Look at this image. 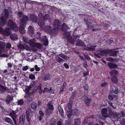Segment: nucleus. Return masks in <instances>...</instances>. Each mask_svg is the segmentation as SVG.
Segmentation results:
<instances>
[{"mask_svg": "<svg viewBox=\"0 0 125 125\" xmlns=\"http://www.w3.org/2000/svg\"><path fill=\"white\" fill-rule=\"evenodd\" d=\"M88 72H84L83 73V75L84 76L88 75Z\"/></svg>", "mask_w": 125, "mask_h": 125, "instance_id": "obj_63", "label": "nucleus"}, {"mask_svg": "<svg viewBox=\"0 0 125 125\" xmlns=\"http://www.w3.org/2000/svg\"><path fill=\"white\" fill-rule=\"evenodd\" d=\"M96 45L94 44H91L89 45H88L86 47L84 48L83 49L85 50L88 51H94L95 49Z\"/></svg>", "mask_w": 125, "mask_h": 125, "instance_id": "obj_10", "label": "nucleus"}, {"mask_svg": "<svg viewBox=\"0 0 125 125\" xmlns=\"http://www.w3.org/2000/svg\"><path fill=\"white\" fill-rule=\"evenodd\" d=\"M10 115L12 117L15 125H17L16 119L17 117V116L16 115L15 112L14 111H12L10 113Z\"/></svg>", "mask_w": 125, "mask_h": 125, "instance_id": "obj_11", "label": "nucleus"}, {"mask_svg": "<svg viewBox=\"0 0 125 125\" xmlns=\"http://www.w3.org/2000/svg\"><path fill=\"white\" fill-rule=\"evenodd\" d=\"M28 31L29 32L33 33V29L32 27L30 26L28 28Z\"/></svg>", "mask_w": 125, "mask_h": 125, "instance_id": "obj_36", "label": "nucleus"}, {"mask_svg": "<svg viewBox=\"0 0 125 125\" xmlns=\"http://www.w3.org/2000/svg\"><path fill=\"white\" fill-rule=\"evenodd\" d=\"M64 65L66 68H69V66L66 63H64Z\"/></svg>", "mask_w": 125, "mask_h": 125, "instance_id": "obj_59", "label": "nucleus"}, {"mask_svg": "<svg viewBox=\"0 0 125 125\" xmlns=\"http://www.w3.org/2000/svg\"><path fill=\"white\" fill-rule=\"evenodd\" d=\"M5 13H4L3 14L5 15L4 17H0V24L2 26L4 25L6 20L7 18L8 17V11L7 10H5Z\"/></svg>", "mask_w": 125, "mask_h": 125, "instance_id": "obj_6", "label": "nucleus"}, {"mask_svg": "<svg viewBox=\"0 0 125 125\" xmlns=\"http://www.w3.org/2000/svg\"><path fill=\"white\" fill-rule=\"evenodd\" d=\"M39 113L40 115V116H43V112L41 111H39Z\"/></svg>", "mask_w": 125, "mask_h": 125, "instance_id": "obj_58", "label": "nucleus"}, {"mask_svg": "<svg viewBox=\"0 0 125 125\" xmlns=\"http://www.w3.org/2000/svg\"><path fill=\"white\" fill-rule=\"evenodd\" d=\"M55 119H52L51 121V125H54L55 124Z\"/></svg>", "mask_w": 125, "mask_h": 125, "instance_id": "obj_45", "label": "nucleus"}, {"mask_svg": "<svg viewBox=\"0 0 125 125\" xmlns=\"http://www.w3.org/2000/svg\"><path fill=\"white\" fill-rule=\"evenodd\" d=\"M110 74L112 77L116 76L117 74V71L115 70H112L110 72Z\"/></svg>", "mask_w": 125, "mask_h": 125, "instance_id": "obj_16", "label": "nucleus"}, {"mask_svg": "<svg viewBox=\"0 0 125 125\" xmlns=\"http://www.w3.org/2000/svg\"><path fill=\"white\" fill-rule=\"evenodd\" d=\"M49 91L48 92H49L51 93L52 94H53L54 93V92L51 89V88H50V90H49V91Z\"/></svg>", "mask_w": 125, "mask_h": 125, "instance_id": "obj_64", "label": "nucleus"}, {"mask_svg": "<svg viewBox=\"0 0 125 125\" xmlns=\"http://www.w3.org/2000/svg\"><path fill=\"white\" fill-rule=\"evenodd\" d=\"M46 28L48 30H47L46 31L48 32H50V33L52 34V32L53 31H51V28L49 26H47L46 27Z\"/></svg>", "mask_w": 125, "mask_h": 125, "instance_id": "obj_38", "label": "nucleus"}, {"mask_svg": "<svg viewBox=\"0 0 125 125\" xmlns=\"http://www.w3.org/2000/svg\"><path fill=\"white\" fill-rule=\"evenodd\" d=\"M42 41L43 42V44L45 45H47L48 44V42L47 38L46 36H45L43 37V40H42Z\"/></svg>", "mask_w": 125, "mask_h": 125, "instance_id": "obj_27", "label": "nucleus"}, {"mask_svg": "<svg viewBox=\"0 0 125 125\" xmlns=\"http://www.w3.org/2000/svg\"><path fill=\"white\" fill-rule=\"evenodd\" d=\"M35 70L37 71H39L40 70V68L38 67L37 65H35Z\"/></svg>", "mask_w": 125, "mask_h": 125, "instance_id": "obj_52", "label": "nucleus"}, {"mask_svg": "<svg viewBox=\"0 0 125 125\" xmlns=\"http://www.w3.org/2000/svg\"><path fill=\"white\" fill-rule=\"evenodd\" d=\"M48 106L49 108L50 109H51L50 112H48V110H49L50 109H46V112L47 114H49L52 113V111L53 108L52 105L51 104H50L49 103H48Z\"/></svg>", "mask_w": 125, "mask_h": 125, "instance_id": "obj_15", "label": "nucleus"}, {"mask_svg": "<svg viewBox=\"0 0 125 125\" xmlns=\"http://www.w3.org/2000/svg\"><path fill=\"white\" fill-rule=\"evenodd\" d=\"M107 110L106 108H103L102 109L101 111L102 115L104 117H108L109 115L107 114Z\"/></svg>", "mask_w": 125, "mask_h": 125, "instance_id": "obj_13", "label": "nucleus"}, {"mask_svg": "<svg viewBox=\"0 0 125 125\" xmlns=\"http://www.w3.org/2000/svg\"><path fill=\"white\" fill-rule=\"evenodd\" d=\"M83 87H84V88L86 90L88 89V86L87 85H86V84L85 85L83 86Z\"/></svg>", "mask_w": 125, "mask_h": 125, "instance_id": "obj_53", "label": "nucleus"}, {"mask_svg": "<svg viewBox=\"0 0 125 125\" xmlns=\"http://www.w3.org/2000/svg\"><path fill=\"white\" fill-rule=\"evenodd\" d=\"M10 37L11 39L14 40H16L17 39V35L16 34L11 35Z\"/></svg>", "mask_w": 125, "mask_h": 125, "instance_id": "obj_31", "label": "nucleus"}, {"mask_svg": "<svg viewBox=\"0 0 125 125\" xmlns=\"http://www.w3.org/2000/svg\"><path fill=\"white\" fill-rule=\"evenodd\" d=\"M85 59L87 60H90V58L88 55L86 54H84Z\"/></svg>", "mask_w": 125, "mask_h": 125, "instance_id": "obj_44", "label": "nucleus"}, {"mask_svg": "<svg viewBox=\"0 0 125 125\" xmlns=\"http://www.w3.org/2000/svg\"><path fill=\"white\" fill-rule=\"evenodd\" d=\"M56 60L59 62H63V60L62 59L60 58L59 56H56Z\"/></svg>", "mask_w": 125, "mask_h": 125, "instance_id": "obj_42", "label": "nucleus"}, {"mask_svg": "<svg viewBox=\"0 0 125 125\" xmlns=\"http://www.w3.org/2000/svg\"><path fill=\"white\" fill-rule=\"evenodd\" d=\"M65 34L66 36V37L67 39V40L70 42L73 43L74 42V40H73L72 37L70 36V32H66L65 33Z\"/></svg>", "mask_w": 125, "mask_h": 125, "instance_id": "obj_12", "label": "nucleus"}, {"mask_svg": "<svg viewBox=\"0 0 125 125\" xmlns=\"http://www.w3.org/2000/svg\"><path fill=\"white\" fill-rule=\"evenodd\" d=\"M107 83H102L101 84V86L102 87H104L106 86Z\"/></svg>", "mask_w": 125, "mask_h": 125, "instance_id": "obj_61", "label": "nucleus"}, {"mask_svg": "<svg viewBox=\"0 0 125 125\" xmlns=\"http://www.w3.org/2000/svg\"><path fill=\"white\" fill-rule=\"evenodd\" d=\"M107 65L110 68H115L117 66V65L116 64H114L111 62L108 63Z\"/></svg>", "mask_w": 125, "mask_h": 125, "instance_id": "obj_22", "label": "nucleus"}, {"mask_svg": "<svg viewBox=\"0 0 125 125\" xmlns=\"http://www.w3.org/2000/svg\"><path fill=\"white\" fill-rule=\"evenodd\" d=\"M20 46H21L20 47H19V48L21 49H25L27 50H30L29 47L26 44H24L22 45H21Z\"/></svg>", "mask_w": 125, "mask_h": 125, "instance_id": "obj_20", "label": "nucleus"}, {"mask_svg": "<svg viewBox=\"0 0 125 125\" xmlns=\"http://www.w3.org/2000/svg\"><path fill=\"white\" fill-rule=\"evenodd\" d=\"M82 99L84 101L87 106H90L92 101L91 99H89L87 96L85 95H84L82 97Z\"/></svg>", "mask_w": 125, "mask_h": 125, "instance_id": "obj_9", "label": "nucleus"}, {"mask_svg": "<svg viewBox=\"0 0 125 125\" xmlns=\"http://www.w3.org/2000/svg\"><path fill=\"white\" fill-rule=\"evenodd\" d=\"M8 26L9 28L15 31H17L18 30V29L16 24L11 20H9L8 23Z\"/></svg>", "mask_w": 125, "mask_h": 125, "instance_id": "obj_7", "label": "nucleus"}, {"mask_svg": "<svg viewBox=\"0 0 125 125\" xmlns=\"http://www.w3.org/2000/svg\"><path fill=\"white\" fill-rule=\"evenodd\" d=\"M5 120L6 122L11 124V119L8 117H6L5 118Z\"/></svg>", "mask_w": 125, "mask_h": 125, "instance_id": "obj_37", "label": "nucleus"}, {"mask_svg": "<svg viewBox=\"0 0 125 125\" xmlns=\"http://www.w3.org/2000/svg\"><path fill=\"white\" fill-rule=\"evenodd\" d=\"M28 69V67L27 66H25L23 68V71H26Z\"/></svg>", "mask_w": 125, "mask_h": 125, "instance_id": "obj_55", "label": "nucleus"}, {"mask_svg": "<svg viewBox=\"0 0 125 125\" xmlns=\"http://www.w3.org/2000/svg\"><path fill=\"white\" fill-rule=\"evenodd\" d=\"M111 80L112 82L114 83H116L118 82V80L116 76L112 77L111 78Z\"/></svg>", "mask_w": 125, "mask_h": 125, "instance_id": "obj_28", "label": "nucleus"}, {"mask_svg": "<svg viewBox=\"0 0 125 125\" xmlns=\"http://www.w3.org/2000/svg\"><path fill=\"white\" fill-rule=\"evenodd\" d=\"M41 85L40 84L38 87L35 89V91H34V92L38 91V92L40 93H42V90L41 88Z\"/></svg>", "mask_w": 125, "mask_h": 125, "instance_id": "obj_26", "label": "nucleus"}, {"mask_svg": "<svg viewBox=\"0 0 125 125\" xmlns=\"http://www.w3.org/2000/svg\"><path fill=\"white\" fill-rule=\"evenodd\" d=\"M79 46L85 47L86 46V45L82 41L79 39Z\"/></svg>", "mask_w": 125, "mask_h": 125, "instance_id": "obj_30", "label": "nucleus"}, {"mask_svg": "<svg viewBox=\"0 0 125 125\" xmlns=\"http://www.w3.org/2000/svg\"><path fill=\"white\" fill-rule=\"evenodd\" d=\"M121 123L122 125H125V119L123 118Z\"/></svg>", "mask_w": 125, "mask_h": 125, "instance_id": "obj_48", "label": "nucleus"}, {"mask_svg": "<svg viewBox=\"0 0 125 125\" xmlns=\"http://www.w3.org/2000/svg\"><path fill=\"white\" fill-rule=\"evenodd\" d=\"M18 15L20 17H21L22 16L23 14L22 12H19L18 13Z\"/></svg>", "mask_w": 125, "mask_h": 125, "instance_id": "obj_57", "label": "nucleus"}, {"mask_svg": "<svg viewBox=\"0 0 125 125\" xmlns=\"http://www.w3.org/2000/svg\"><path fill=\"white\" fill-rule=\"evenodd\" d=\"M114 88L113 89L112 91H114V93L115 94H117L118 93L117 88L115 86H114Z\"/></svg>", "mask_w": 125, "mask_h": 125, "instance_id": "obj_35", "label": "nucleus"}, {"mask_svg": "<svg viewBox=\"0 0 125 125\" xmlns=\"http://www.w3.org/2000/svg\"><path fill=\"white\" fill-rule=\"evenodd\" d=\"M122 117H124L125 116V113L123 111H121L120 113Z\"/></svg>", "mask_w": 125, "mask_h": 125, "instance_id": "obj_50", "label": "nucleus"}, {"mask_svg": "<svg viewBox=\"0 0 125 125\" xmlns=\"http://www.w3.org/2000/svg\"><path fill=\"white\" fill-rule=\"evenodd\" d=\"M35 41L34 39L31 40L29 42V44L30 46L32 47H36L38 48H41L42 45L40 43L35 42Z\"/></svg>", "mask_w": 125, "mask_h": 125, "instance_id": "obj_5", "label": "nucleus"}, {"mask_svg": "<svg viewBox=\"0 0 125 125\" xmlns=\"http://www.w3.org/2000/svg\"><path fill=\"white\" fill-rule=\"evenodd\" d=\"M28 20V18L27 16H23L22 19L20 21V26L19 30L20 32L22 34L25 33V31L24 29V27L26 25V21Z\"/></svg>", "mask_w": 125, "mask_h": 125, "instance_id": "obj_2", "label": "nucleus"}, {"mask_svg": "<svg viewBox=\"0 0 125 125\" xmlns=\"http://www.w3.org/2000/svg\"><path fill=\"white\" fill-rule=\"evenodd\" d=\"M109 99L110 100H113V97L111 95H109L108 96Z\"/></svg>", "mask_w": 125, "mask_h": 125, "instance_id": "obj_54", "label": "nucleus"}, {"mask_svg": "<svg viewBox=\"0 0 125 125\" xmlns=\"http://www.w3.org/2000/svg\"><path fill=\"white\" fill-rule=\"evenodd\" d=\"M10 46H11V45L10 43H7V44L6 47L7 48H10Z\"/></svg>", "mask_w": 125, "mask_h": 125, "instance_id": "obj_62", "label": "nucleus"}, {"mask_svg": "<svg viewBox=\"0 0 125 125\" xmlns=\"http://www.w3.org/2000/svg\"><path fill=\"white\" fill-rule=\"evenodd\" d=\"M59 21L58 20L56 19L54 21V25L55 26L57 27L58 26V25L59 24Z\"/></svg>", "mask_w": 125, "mask_h": 125, "instance_id": "obj_40", "label": "nucleus"}, {"mask_svg": "<svg viewBox=\"0 0 125 125\" xmlns=\"http://www.w3.org/2000/svg\"><path fill=\"white\" fill-rule=\"evenodd\" d=\"M42 78L43 80L45 81H47V80H49L50 79L51 77L49 74H46L44 75Z\"/></svg>", "mask_w": 125, "mask_h": 125, "instance_id": "obj_18", "label": "nucleus"}, {"mask_svg": "<svg viewBox=\"0 0 125 125\" xmlns=\"http://www.w3.org/2000/svg\"><path fill=\"white\" fill-rule=\"evenodd\" d=\"M31 87L30 86H28L25 89L24 91L26 93V95L24 96V97L25 98H27L28 97V96H27L28 95V93L29 91V90L31 88Z\"/></svg>", "mask_w": 125, "mask_h": 125, "instance_id": "obj_21", "label": "nucleus"}, {"mask_svg": "<svg viewBox=\"0 0 125 125\" xmlns=\"http://www.w3.org/2000/svg\"><path fill=\"white\" fill-rule=\"evenodd\" d=\"M83 65L85 68H86L87 67L88 65L87 64V62L86 61H84V63L83 64Z\"/></svg>", "mask_w": 125, "mask_h": 125, "instance_id": "obj_51", "label": "nucleus"}, {"mask_svg": "<svg viewBox=\"0 0 125 125\" xmlns=\"http://www.w3.org/2000/svg\"><path fill=\"white\" fill-rule=\"evenodd\" d=\"M31 112V110L28 109L27 111L26 112V118L27 121L29 122L30 121V119L29 116L30 115V113Z\"/></svg>", "mask_w": 125, "mask_h": 125, "instance_id": "obj_19", "label": "nucleus"}, {"mask_svg": "<svg viewBox=\"0 0 125 125\" xmlns=\"http://www.w3.org/2000/svg\"><path fill=\"white\" fill-rule=\"evenodd\" d=\"M48 18H49V16L48 15H45L44 18V20H45L47 19H48Z\"/></svg>", "mask_w": 125, "mask_h": 125, "instance_id": "obj_56", "label": "nucleus"}, {"mask_svg": "<svg viewBox=\"0 0 125 125\" xmlns=\"http://www.w3.org/2000/svg\"><path fill=\"white\" fill-rule=\"evenodd\" d=\"M29 78L31 79H35V77L33 75L31 74L29 75Z\"/></svg>", "mask_w": 125, "mask_h": 125, "instance_id": "obj_47", "label": "nucleus"}, {"mask_svg": "<svg viewBox=\"0 0 125 125\" xmlns=\"http://www.w3.org/2000/svg\"><path fill=\"white\" fill-rule=\"evenodd\" d=\"M11 100V98L10 96H8L6 98V101L7 104H9Z\"/></svg>", "mask_w": 125, "mask_h": 125, "instance_id": "obj_34", "label": "nucleus"}, {"mask_svg": "<svg viewBox=\"0 0 125 125\" xmlns=\"http://www.w3.org/2000/svg\"><path fill=\"white\" fill-rule=\"evenodd\" d=\"M25 115H23L21 116L20 118V122L21 124H23L24 123L25 120Z\"/></svg>", "mask_w": 125, "mask_h": 125, "instance_id": "obj_25", "label": "nucleus"}, {"mask_svg": "<svg viewBox=\"0 0 125 125\" xmlns=\"http://www.w3.org/2000/svg\"><path fill=\"white\" fill-rule=\"evenodd\" d=\"M31 20L33 22H35L37 21V19L35 15H31L30 17Z\"/></svg>", "mask_w": 125, "mask_h": 125, "instance_id": "obj_24", "label": "nucleus"}, {"mask_svg": "<svg viewBox=\"0 0 125 125\" xmlns=\"http://www.w3.org/2000/svg\"><path fill=\"white\" fill-rule=\"evenodd\" d=\"M23 101L22 99L19 100L18 102V104L21 105L23 104Z\"/></svg>", "mask_w": 125, "mask_h": 125, "instance_id": "obj_41", "label": "nucleus"}, {"mask_svg": "<svg viewBox=\"0 0 125 125\" xmlns=\"http://www.w3.org/2000/svg\"><path fill=\"white\" fill-rule=\"evenodd\" d=\"M59 112L61 115V117L62 118H64V116L63 115V111L62 108L60 107H58Z\"/></svg>", "mask_w": 125, "mask_h": 125, "instance_id": "obj_23", "label": "nucleus"}, {"mask_svg": "<svg viewBox=\"0 0 125 125\" xmlns=\"http://www.w3.org/2000/svg\"><path fill=\"white\" fill-rule=\"evenodd\" d=\"M108 109L109 110V113L110 114V116H111V114L112 113H114L113 112H112V108H111L110 107H108Z\"/></svg>", "mask_w": 125, "mask_h": 125, "instance_id": "obj_43", "label": "nucleus"}, {"mask_svg": "<svg viewBox=\"0 0 125 125\" xmlns=\"http://www.w3.org/2000/svg\"><path fill=\"white\" fill-rule=\"evenodd\" d=\"M118 52L115 51L111 50H99L97 54L101 56H103L104 54H106L111 56H115L116 55V54Z\"/></svg>", "mask_w": 125, "mask_h": 125, "instance_id": "obj_1", "label": "nucleus"}, {"mask_svg": "<svg viewBox=\"0 0 125 125\" xmlns=\"http://www.w3.org/2000/svg\"><path fill=\"white\" fill-rule=\"evenodd\" d=\"M66 85V83H64L63 84V86L61 87L60 88V91L59 92V93L61 94L62 93L63 90V89L65 87V86Z\"/></svg>", "mask_w": 125, "mask_h": 125, "instance_id": "obj_33", "label": "nucleus"}, {"mask_svg": "<svg viewBox=\"0 0 125 125\" xmlns=\"http://www.w3.org/2000/svg\"><path fill=\"white\" fill-rule=\"evenodd\" d=\"M49 90L47 88H44V89L43 91L44 92H48L49 91H49Z\"/></svg>", "mask_w": 125, "mask_h": 125, "instance_id": "obj_60", "label": "nucleus"}, {"mask_svg": "<svg viewBox=\"0 0 125 125\" xmlns=\"http://www.w3.org/2000/svg\"><path fill=\"white\" fill-rule=\"evenodd\" d=\"M90 17L86 16L84 19V22L86 23L87 27L88 28H92L94 27V21L91 20L89 18Z\"/></svg>", "mask_w": 125, "mask_h": 125, "instance_id": "obj_4", "label": "nucleus"}, {"mask_svg": "<svg viewBox=\"0 0 125 125\" xmlns=\"http://www.w3.org/2000/svg\"><path fill=\"white\" fill-rule=\"evenodd\" d=\"M111 117L113 118H117L118 119H120L122 116L120 113L114 112V113H112L111 114Z\"/></svg>", "mask_w": 125, "mask_h": 125, "instance_id": "obj_14", "label": "nucleus"}, {"mask_svg": "<svg viewBox=\"0 0 125 125\" xmlns=\"http://www.w3.org/2000/svg\"><path fill=\"white\" fill-rule=\"evenodd\" d=\"M72 107V104L69 103L65 107V109L67 110V115L69 117H70L72 114H75V113L77 112V110L74 109L71 111V109Z\"/></svg>", "mask_w": 125, "mask_h": 125, "instance_id": "obj_3", "label": "nucleus"}, {"mask_svg": "<svg viewBox=\"0 0 125 125\" xmlns=\"http://www.w3.org/2000/svg\"><path fill=\"white\" fill-rule=\"evenodd\" d=\"M2 89L5 90L6 89V88L5 87L0 85V93L2 92L1 91V89Z\"/></svg>", "mask_w": 125, "mask_h": 125, "instance_id": "obj_46", "label": "nucleus"}, {"mask_svg": "<svg viewBox=\"0 0 125 125\" xmlns=\"http://www.w3.org/2000/svg\"><path fill=\"white\" fill-rule=\"evenodd\" d=\"M68 27L67 25L65 23L63 24L61 28L62 30L63 31L66 30L67 29Z\"/></svg>", "mask_w": 125, "mask_h": 125, "instance_id": "obj_29", "label": "nucleus"}, {"mask_svg": "<svg viewBox=\"0 0 125 125\" xmlns=\"http://www.w3.org/2000/svg\"><path fill=\"white\" fill-rule=\"evenodd\" d=\"M59 56L61 58L65 60L67 59L68 58V57L63 54H59Z\"/></svg>", "mask_w": 125, "mask_h": 125, "instance_id": "obj_39", "label": "nucleus"}, {"mask_svg": "<svg viewBox=\"0 0 125 125\" xmlns=\"http://www.w3.org/2000/svg\"><path fill=\"white\" fill-rule=\"evenodd\" d=\"M78 119H77L75 121L73 125H78Z\"/></svg>", "mask_w": 125, "mask_h": 125, "instance_id": "obj_49", "label": "nucleus"}, {"mask_svg": "<svg viewBox=\"0 0 125 125\" xmlns=\"http://www.w3.org/2000/svg\"><path fill=\"white\" fill-rule=\"evenodd\" d=\"M11 30L9 28H6L4 31L3 29L0 27V33H2L6 36L9 35L10 34Z\"/></svg>", "mask_w": 125, "mask_h": 125, "instance_id": "obj_8", "label": "nucleus"}, {"mask_svg": "<svg viewBox=\"0 0 125 125\" xmlns=\"http://www.w3.org/2000/svg\"><path fill=\"white\" fill-rule=\"evenodd\" d=\"M37 104L35 103H33L31 105V107L32 108L33 110H35L36 109L37 106Z\"/></svg>", "mask_w": 125, "mask_h": 125, "instance_id": "obj_32", "label": "nucleus"}, {"mask_svg": "<svg viewBox=\"0 0 125 125\" xmlns=\"http://www.w3.org/2000/svg\"><path fill=\"white\" fill-rule=\"evenodd\" d=\"M5 43L2 41H0V53L3 51V48L5 47Z\"/></svg>", "mask_w": 125, "mask_h": 125, "instance_id": "obj_17", "label": "nucleus"}]
</instances>
